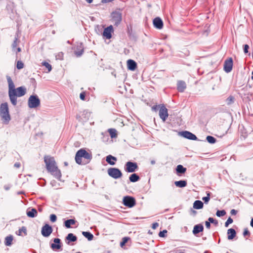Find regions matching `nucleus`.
<instances>
[{
  "label": "nucleus",
  "instance_id": "nucleus-1",
  "mask_svg": "<svg viewBox=\"0 0 253 253\" xmlns=\"http://www.w3.org/2000/svg\"><path fill=\"white\" fill-rule=\"evenodd\" d=\"M8 86V96L11 104L15 106L17 104V97L24 96L26 93V89L24 86L15 88V85L11 77L6 76Z\"/></svg>",
  "mask_w": 253,
  "mask_h": 253
},
{
  "label": "nucleus",
  "instance_id": "nucleus-2",
  "mask_svg": "<svg viewBox=\"0 0 253 253\" xmlns=\"http://www.w3.org/2000/svg\"><path fill=\"white\" fill-rule=\"evenodd\" d=\"M44 161L47 170L55 178L59 180H61V172L56 165L54 158L50 156H45Z\"/></svg>",
  "mask_w": 253,
  "mask_h": 253
},
{
  "label": "nucleus",
  "instance_id": "nucleus-3",
  "mask_svg": "<svg viewBox=\"0 0 253 253\" xmlns=\"http://www.w3.org/2000/svg\"><path fill=\"white\" fill-rule=\"evenodd\" d=\"M92 155L84 149L78 150L75 156L76 163L79 165H85L89 163Z\"/></svg>",
  "mask_w": 253,
  "mask_h": 253
},
{
  "label": "nucleus",
  "instance_id": "nucleus-4",
  "mask_svg": "<svg viewBox=\"0 0 253 253\" xmlns=\"http://www.w3.org/2000/svg\"><path fill=\"white\" fill-rule=\"evenodd\" d=\"M0 116L4 124H8L11 120L8 103H2L0 105Z\"/></svg>",
  "mask_w": 253,
  "mask_h": 253
},
{
  "label": "nucleus",
  "instance_id": "nucleus-5",
  "mask_svg": "<svg viewBox=\"0 0 253 253\" xmlns=\"http://www.w3.org/2000/svg\"><path fill=\"white\" fill-rule=\"evenodd\" d=\"M28 107L30 108H35L40 105V100L36 95H31L28 101Z\"/></svg>",
  "mask_w": 253,
  "mask_h": 253
},
{
  "label": "nucleus",
  "instance_id": "nucleus-6",
  "mask_svg": "<svg viewBox=\"0 0 253 253\" xmlns=\"http://www.w3.org/2000/svg\"><path fill=\"white\" fill-rule=\"evenodd\" d=\"M107 171L108 175L114 179H118L123 175L122 172L118 168H111L108 169Z\"/></svg>",
  "mask_w": 253,
  "mask_h": 253
},
{
  "label": "nucleus",
  "instance_id": "nucleus-7",
  "mask_svg": "<svg viewBox=\"0 0 253 253\" xmlns=\"http://www.w3.org/2000/svg\"><path fill=\"white\" fill-rule=\"evenodd\" d=\"M112 21L115 26H118L122 20V13L119 11H114L111 13Z\"/></svg>",
  "mask_w": 253,
  "mask_h": 253
},
{
  "label": "nucleus",
  "instance_id": "nucleus-8",
  "mask_svg": "<svg viewBox=\"0 0 253 253\" xmlns=\"http://www.w3.org/2000/svg\"><path fill=\"white\" fill-rule=\"evenodd\" d=\"M123 203L124 205L128 208H132L136 204L135 199L131 196H126L124 197Z\"/></svg>",
  "mask_w": 253,
  "mask_h": 253
},
{
  "label": "nucleus",
  "instance_id": "nucleus-9",
  "mask_svg": "<svg viewBox=\"0 0 253 253\" xmlns=\"http://www.w3.org/2000/svg\"><path fill=\"white\" fill-rule=\"evenodd\" d=\"M53 231L52 227L48 224L43 225L41 230L42 235L44 237H49Z\"/></svg>",
  "mask_w": 253,
  "mask_h": 253
},
{
  "label": "nucleus",
  "instance_id": "nucleus-10",
  "mask_svg": "<svg viewBox=\"0 0 253 253\" xmlns=\"http://www.w3.org/2000/svg\"><path fill=\"white\" fill-rule=\"evenodd\" d=\"M137 168L138 166L135 162L129 161L126 162L125 165V170L127 172H133Z\"/></svg>",
  "mask_w": 253,
  "mask_h": 253
},
{
  "label": "nucleus",
  "instance_id": "nucleus-11",
  "mask_svg": "<svg viewBox=\"0 0 253 253\" xmlns=\"http://www.w3.org/2000/svg\"><path fill=\"white\" fill-rule=\"evenodd\" d=\"M233 68V60L232 58H229L225 60L224 63V71L228 73L230 72Z\"/></svg>",
  "mask_w": 253,
  "mask_h": 253
},
{
  "label": "nucleus",
  "instance_id": "nucleus-12",
  "mask_svg": "<svg viewBox=\"0 0 253 253\" xmlns=\"http://www.w3.org/2000/svg\"><path fill=\"white\" fill-rule=\"evenodd\" d=\"M180 134L183 137L190 140H196L198 139L195 134L188 131H182Z\"/></svg>",
  "mask_w": 253,
  "mask_h": 253
},
{
  "label": "nucleus",
  "instance_id": "nucleus-13",
  "mask_svg": "<svg viewBox=\"0 0 253 253\" xmlns=\"http://www.w3.org/2000/svg\"><path fill=\"white\" fill-rule=\"evenodd\" d=\"M159 116L160 118L165 122L168 118L169 114L168 109L164 106H162L159 110Z\"/></svg>",
  "mask_w": 253,
  "mask_h": 253
},
{
  "label": "nucleus",
  "instance_id": "nucleus-14",
  "mask_svg": "<svg viewBox=\"0 0 253 253\" xmlns=\"http://www.w3.org/2000/svg\"><path fill=\"white\" fill-rule=\"evenodd\" d=\"M113 32V28L112 25L105 28L103 31V36L107 39H109L112 37V32Z\"/></svg>",
  "mask_w": 253,
  "mask_h": 253
},
{
  "label": "nucleus",
  "instance_id": "nucleus-15",
  "mask_svg": "<svg viewBox=\"0 0 253 253\" xmlns=\"http://www.w3.org/2000/svg\"><path fill=\"white\" fill-rule=\"evenodd\" d=\"M54 243H52L50 245L51 248L53 250H59L61 247V240L59 238H55L53 240Z\"/></svg>",
  "mask_w": 253,
  "mask_h": 253
},
{
  "label": "nucleus",
  "instance_id": "nucleus-16",
  "mask_svg": "<svg viewBox=\"0 0 253 253\" xmlns=\"http://www.w3.org/2000/svg\"><path fill=\"white\" fill-rule=\"evenodd\" d=\"M154 27L158 29H161L163 27V22L160 17H156L153 20Z\"/></svg>",
  "mask_w": 253,
  "mask_h": 253
},
{
  "label": "nucleus",
  "instance_id": "nucleus-17",
  "mask_svg": "<svg viewBox=\"0 0 253 253\" xmlns=\"http://www.w3.org/2000/svg\"><path fill=\"white\" fill-rule=\"evenodd\" d=\"M77 240L76 236L73 233H69L65 239V242L67 244L69 245L71 242H75Z\"/></svg>",
  "mask_w": 253,
  "mask_h": 253
},
{
  "label": "nucleus",
  "instance_id": "nucleus-18",
  "mask_svg": "<svg viewBox=\"0 0 253 253\" xmlns=\"http://www.w3.org/2000/svg\"><path fill=\"white\" fill-rule=\"evenodd\" d=\"M186 88V84L185 82L183 81H179L177 84V88L178 91L183 92Z\"/></svg>",
  "mask_w": 253,
  "mask_h": 253
},
{
  "label": "nucleus",
  "instance_id": "nucleus-19",
  "mask_svg": "<svg viewBox=\"0 0 253 253\" xmlns=\"http://www.w3.org/2000/svg\"><path fill=\"white\" fill-rule=\"evenodd\" d=\"M83 45L82 43L77 46L76 50L74 51L77 57H80L84 53Z\"/></svg>",
  "mask_w": 253,
  "mask_h": 253
},
{
  "label": "nucleus",
  "instance_id": "nucleus-20",
  "mask_svg": "<svg viewBox=\"0 0 253 253\" xmlns=\"http://www.w3.org/2000/svg\"><path fill=\"white\" fill-rule=\"evenodd\" d=\"M106 162L110 165H115L116 162L117 161L116 157L112 156L111 155H108L106 158Z\"/></svg>",
  "mask_w": 253,
  "mask_h": 253
},
{
  "label": "nucleus",
  "instance_id": "nucleus-21",
  "mask_svg": "<svg viewBox=\"0 0 253 253\" xmlns=\"http://www.w3.org/2000/svg\"><path fill=\"white\" fill-rule=\"evenodd\" d=\"M127 64L128 69L131 71H134L137 67L136 63L131 59L127 60Z\"/></svg>",
  "mask_w": 253,
  "mask_h": 253
},
{
  "label": "nucleus",
  "instance_id": "nucleus-22",
  "mask_svg": "<svg viewBox=\"0 0 253 253\" xmlns=\"http://www.w3.org/2000/svg\"><path fill=\"white\" fill-rule=\"evenodd\" d=\"M204 230V227L201 224L195 225L194 226L193 230V233L194 235H196L201 232H202Z\"/></svg>",
  "mask_w": 253,
  "mask_h": 253
},
{
  "label": "nucleus",
  "instance_id": "nucleus-23",
  "mask_svg": "<svg viewBox=\"0 0 253 253\" xmlns=\"http://www.w3.org/2000/svg\"><path fill=\"white\" fill-rule=\"evenodd\" d=\"M228 239L232 240L236 235V232L235 229L230 228L227 230Z\"/></svg>",
  "mask_w": 253,
  "mask_h": 253
},
{
  "label": "nucleus",
  "instance_id": "nucleus-24",
  "mask_svg": "<svg viewBox=\"0 0 253 253\" xmlns=\"http://www.w3.org/2000/svg\"><path fill=\"white\" fill-rule=\"evenodd\" d=\"M186 171V169L181 165H178L176 168V172L178 175L184 173Z\"/></svg>",
  "mask_w": 253,
  "mask_h": 253
},
{
  "label": "nucleus",
  "instance_id": "nucleus-25",
  "mask_svg": "<svg viewBox=\"0 0 253 253\" xmlns=\"http://www.w3.org/2000/svg\"><path fill=\"white\" fill-rule=\"evenodd\" d=\"M204 204L203 202L200 200H196L193 204V207L195 209L200 210L203 208Z\"/></svg>",
  "mask_w": 253,
  "mask_h": 253
},
{
  "label": "nucleus",
  "instance_id": "nucleus-26",
  "mask_svg": "<svg viewBox=\"0 0 253 253\" xmlns=\"http://www.w3.org/2000/svg\"><path fill=\"white\" fill-rule=\"evenodd\" d=\"M37 214L38 212L35 209L33 208L30 210H27V215L28 217L33 218L37 216Z\"/></svg>",
  "mask_w": 253,
  "mask_h": 253
},
{
  "label": "nucleus",
  "instance_id": "nucleus-27",
  "mask_svg": "<svg viewBox=\"0 0 253 253\" xmlns=\"http://www.w3.org/2000/svg\"><path fill=\"white\" fill-rule=\"evenodd\" d=\"M129 179L131 182H135L138 181L140 179V177L136 173L131 174L129 177Z\"/></svg>",
  "mask_w": 253,
  "mask_h": 253
},
{
  "label": "nucleus",
  "instance_id": "nucleus-28",
  "mask_svg": "<svg viewBox=\"0 0 253 253\" xmlns=\"http://www.w3.org/2000/svg\"><path fill=\"white\" fill-rule=\"evenodd\" d=\"M174 184L176 187L183 188L187 185V182L185 180H179L175 181Z\"/></svg>",
  "mask_w": 253,
  "mask_h": 253
},
{
  "label": "nucleus",
  "instance_id": "nucleus-29",
  "mask_svg": "<svg viewBox=\"0 0 253 253\" xmlns=\"http://www.w3.org/2000/svg\"><path fill=\"white\" fill-rule=\"evenodd\" d=\"M76 223V221L73 219H67L64 222L65 226L67 228H70L71 225H74Z\"/></svg>",
  "mask_w": 253,
  "mask_h": 253
},
{
  "label": "nucleus",
  "instance_id": "nucleus-30",
  "mask_svg": "<svg viewBox=\"0 0 253 253\" xmlns=\"http://www.w3.org/2000/svg\"><path fill=\"white\" fill-rule=\"evenodd\" d=\"M12 240H13L12 236H11V235L8 236L6 237L5 238L4 244L7 246H10L12 244Z\"/></svg>",
  "mask_w": 253,
  "mask_h": 253
},
{
  "label": "nucleus",
  "instance_id": "nucleus-31",
  "mask_svg": "<svg viewBox=\"0 0 253 253\" xmlns=\"http://www.w3.org/2000/svg\"><path fill=\"white\" fill-rule=\"evenodd\" d=\"M83 235L89 241H91L93 238V235L89 232L84 231L82 233Z\"/></svg>",
  "mask_w": 253,
  "mask_h": 253
},
{
  "label": "nucleus",
  "instance_id": "nucleus-32",
  "mask_svg": "<svg viewBox=\"0 0 253 253\" xmlns=\"http://www.w3.org/2000/svg\"><path fill=\"white\" fill-rule=\"evenodd\" d=\"M24 234V235H27V229L26 227L22 226L21 228H20L17 233V234L19 236H22V233Z\"/></svg>",
  "mask_w": 253,
  "mask_h": 253
},
{
  "label": "nucleus",
  "instance_id": "nucleus-33",
  "mask_svg": "<svg viewBox=\"0 0 253 253\" xmlns=\"http://www.w3.org/2000/svg\"><path fill=\"white\" fill-rule=\"evenodd\" d=\"M18 35H16L15 37L14 40L12 44V50H15V48L17 47L18 43L19 42Z\"/></svg>",
  "mask_w": 253,
  "mask_h": 253
},
{
  "label": "nucleus",
  "instance_id": "nucleus-34",
  "mask_svg": "<svg viewBox=\"0 0 253 253\" xmlns=\"http://www.w3.org/2000/svg\"><path fill=\"white\" fill-rule=\"evenodd\" d=\"M110 135L112 138L117 137L116 130L114 128H110L108 130Z\"/></svg>",
  "mask_w": 253,
  "mask_h": 253
},
{
  "label": "nucleus",
  "instance_id": "nucleus-35",
  "mask_svg": "<svg viewBox=\"0 0 253 253\" xmlns=\"http://www.w3.org/2000/svg\"><path fill=\"white\" fill-rule=\"evenodd\" d=\"M234 97L230 95L226 99V102L228 105H230L234 102Z\"/></svg>",
  "mask_w": 253,
  "mask_h": 253
},
{
  "label": "nucleus",
  "instance_id": "nucleus-36",
  "mask_svg": "<svg viewBox=\"0 0 253 253\" xmlns=\"http://www.w3.org/2000/svg\"><path fill=\"white\" fill-rule=\"evenodd\" d=\"M206 140H207V141L211 143V144H214L216 142V139L212 136H210V135H209L207 137H206Z\"/></svg>",
  "mask_w": 253,
  "mask_h": 253
},
{
  "label": "nucleus",
  "instance_id": "nucleus-37",
  "mask_svg": "<svg viewBox=\"0 0 253 253\" xmlns=\"http://www.w3.org/2000/svg\"><path fill=\"white\" fill-rule=\"evenodd\" d=\"M130 239V238L129 237H124L123 239H122V242L120 243V246L122 248H124V246L125 245V244L128 242V240H129Z\"/></svg>",
  "mask_w": 253,
  "mask_h": 253
},
{
  "label": "nucleus",
  "instance_id": "nucleus-38",
  "mask_svg": "<svg viewBox=\"0 0 253 253\" xmlns=\"http://www.w3.org/2000/svg\"><path fill=\"white\" fill-rule=\"evenodd\" d=\"M42 64L43 66H45L48 70V72H50L52 69V67L50 64H49L48 63L44 61L42 62Z\"/></svg>",
  "mask_w": 253,
  "mask_h": 253
},
{
  "label": "nucleus",
  "instance_id": "nucleus-39",
  "mask_svg": "<svg viewBox=\"0 0 253 253\" xmlns=\"http://www.w3.org/2000/svg\"><path fill=\"white\" fill-rule=\"evenodd\" d=\"M225 214H226V211L224 210H221V211L218 210L216 213V215L218 217L223 216L224 215H225Z\"/></svg>",
  "mask_w": 253,
  "mask_h": 253
},
{
  "label": "nucleus",
  "instance_id": "nucleus-40",
  "mask_svg": "<svg viewBox=\"0 0 253 253\" xmlns=\"http://www.w3.org/2000/svg\"><path fill=\"white\" fill-rule=\"evenodd\" d=\"M202 200L204 201L205 203L208 204L210 200V193L209 192H207V196L203 197Z\"/></svg>",
  "mask_w": 253,
  "mask_h": 253
},
{
  "label": "nucleus",
  "instance_id": "nucleus-41",
  "mask_svg": "<svg viewBox=\"0 0 253 253\" xmlns=\"http://www.w3.org/2000/svg\"><path fill=\"white\" fill-rule=\"evenodd\" d=\"M16 67L18 69H22L24 67V63L21 61H18Z\"/></svg>",
  "mask_w": 253,
  "mask_h": 253
},
{
  "label": "nucleus",
  "instance_id": "nucleus-42",
  "mask_svg": "<svg viewBox=\"0 0 253 253\" xmlns=\"http://www.w3.org/2000/svg\"><path fill=\"white\" fill-rule=\"evenodd\" d=\"M63 55L64 54L63 52H59L56 55V59L57 60H63Z\"/></svg>",
  "mask_w": 253,
  "mask_h": 253
},
{
  "label": "nucleus",
  "instance_id": "nucleus-43",
  "mask_svg": "<svg viewBox=\"0 0 253 253\" xmlns=\"http://www.w3.org/2000/svg\"><path fill=\"white\" fill-rule=\"evenodd\" d=\"M50 184L52 187H55L56 188L59 186V184L55 180H52L50 182Z\"/></svg>",
  "mask_w": 253,
  "mask_h": 253
},
{
  "label": "nucleus",
  "instance_id": "nucleus-44",
  "mask_svg": "<svg viewBox=\"0 0 253 253\" xmlns=\"http://www.w3.org/2000/svg\"><path fill=\"white\" fill-rule=\"evenodd\" d=\"M233 219L230 217H229L225 223V226L227 227L230 224L233 222Z\"/></svg>",
  "mask_w": 253,
  "mask_h": 253
},
{
  "label": "nucleus",
  "instance_id": "nucleus-45",
  "mask_svg": "<svg viewBox=\"0 0 253 253\" xmlns=\"http://www.w3.org/2000/svg\"><path fill=\"white\" fill-rule=\"evenodd\" d=\"M50 220L51 222H54L57 220V216L54 214H52L50 215Z\"/></svg>",
  "mask_w": 253,
  "mask_h": 253
},
{
  "label": "nucleus",
  "instance_id": "nucleus-46",
  "mask_svg": "<svg viewBox=\"0 0 253 253\" xmlns=\"http://www.w3.org/2000/svg\"><path fill=\"white\" fill-rule=\"evenodd\" d=\"M208 220L210 222V223H213L215 225L218 224V221L214 219L212 217H209Z\"/></svg>",
  "mask_w": 253,
  "mask_h": 253
},
{
  "label": "nucleus",
  "instance_id": "nucleus-47",
  "mask_svg": "<svg viewBox=\"0 0 253 253\" xmlns=\"http://www.w3.org/2000/svg\"><path fill=\"white\" fill-rule=\"evenodd\" d=\"M167 233V231L166 230H164L162 231H160L159 235L160 237H164L165 236V234Z\"/></svg>",
  "mask_w": 253,
  "mask_h": 253
},
{
  "label": "nucleus",
  "instance_id": "nucleus-48",
  "mask_svg": "<svg viewBox=\"0 0 253 253\" xmlns=\"http://www.w3.org/2000/svg\"><path fill=\"white\" fill-rule=\"evenodd\" d=\"M250 233L249 232V231L248 230V228H246L244 229V231L243 232V236L244 237L246 236H250Z\"/></svg>",
  "mask_w": 253,
  "mask_h": 253
},
{
  "label": "nucleus",
  "instance_id": "nucleus-49",
  "mask_svg": "<svg viewBox=\"0 0 253 253\" xmlns=\"http://www.w3.org/2000/svg\"><path fill=\"white\" fill-rule=\"evenodd\" d=\"M249 48V46L248 44H245L244 45V52L245 53L247 54L249 52L248 49Z\"/></svg>",
  "mask_w": 253,
  "mask_h": 253
},
{
  "label": "nucleus",
  "instance_id": "nucleus-50",
  "mask_svg": "<svg viewBox=\"0 0 253 253\" xmlns=\"http://www.w3.org/2000/svg\"><path fill=\"white\" fill-rule=\"evenodd\" d=\"M85 94L84 92H83L82 93H80V98L81 100H85Z\"/></svg>",
  "mask_w": 253,
  "mask_h": 253
},
{
  "label": "nucleus",
  "instance_id": "nucleus-51",
  "mask_svg": "<svg viewBox=\"0 0 253 253\" xmlns=\"http://www.w3.org/2000/svg\"><path fill=\"white\" fill-rule=\"evenodd\" d=\"M11 187V184H7V185H5L4 186V189L6 191L9 190Z\"/></svg>",
  "mask_w": 253,
  "mask_h": 253
},
{
  "label": "nucleus",
  "instance_id": "nucleus-52",
  "mask_svg": "<svg viewBox=\"0 0 253 253\" xmlns=\"http://www.w3.org/2000/svg\"><path fill=\"white\" fill-rule=\"evenodd\" d=\"M158 226H159V223H157V222H155V223H153L152 226V228L153 229H156Z\"/></svg>",
  "mask_w": 253,
  "mask_h": 253
},
{
  "label": "nucleus",
  "instance_id": "nucleus-53",
  "mask_svg": "<svg viewBox=\"0 0 253 253\" xmlns=\"http://www.w3.org/2000/svg\"><path fill=\"white\" fill-rule=\"evenodd\" d=\"M205 225H206V227L207 228H208V229L210 228V227H211V223H210V222L209 221H206L205 222Z\"/></svg>",
  "mask_w": 253,
  "mask_h": 253
},
{
  "label": "nucleus",
  "instance_id": "nucleus-54",
  "mask_svg": "<svg viewBox=\"0 0 253 253\" xmlns=\"http://www.w3.org/2000/svg\"><path fill=\"white\" fill-rule=\"evenodd\" d=\"M230 213L232 215H236L237 213V211L234 209H232L231 211H230Z\"/></svg>",
  "mask_w": 253,
  "mask_h": 253
},
{
  "label": "nucleus",
  "instance_id": "nucleus-55",
  "mask_svg": "<svg viewBox=\"0 0 253 253\" xmlns=\"http://www.w3.org/2000/svg\"><path fill=\"white\" fill-rule=\"evenodd\" d=\"M14 167L17 168H19L21 165H20V163H18V162H17L16 163L14 164Z\"/></svg>",
  "mask_w": 253,
  "mask_h": 253
},
{
  "label": "nucleus",
  "instance_id": "nucleus-56",
  "mask_svg": "<svg viewBox=\"0 0 253 253\" xmlns=\"http://www.w3.org/2000/svg\"><path fill=\"white\" fill-rule=\"evenodd\" d=\"M14 51H16V52H19L21 51V48L20 47H16V48H15V50H13Z\"/></svg>",
  "mask_w": 253,
  "mask_h": 253
},
{
  "label": "nucleus",
  "instance_id": "nucleus-57",
  "mask_svg": "<svg viewBox=\"0 0 253 253\" xmlns=\"http://www.w3.org/2000/svg\"><path fill=\"white\" fill-rule=\"evenodd\" d=\"M152 110H154V111H157V109H158V106L157 105H155V106H153L152 108Z\"/></svg>",
  "mask_w": 253,
  "mask_h": 253
},
{
  "label": "nucleus",
  "instance_id": "nucleus-58",
  "mask_svg": "<svg viewBox=\"0 0 253 253\" xmlns=\"http://www.w3.org/2000/svg\"><path fill=\"white\" fill-rule=\"evenodd\" d=\"M150 163H151V165H153L155 164L156 162H155V161L154 160H152L151 161Z\"/></svg>",
  "mask_w": 253,
  "mask_h": 253
},
{
  "label": "nucleus",
  "instance_id": "nucleus-59",
  "mask_svg": "<svg viewBox=\"0 0 253 253\" xmlns=\"http://www.w3.org/2000/svg\"><path fill=\"white\" fill-rule=\"evenodd\" d=\"M251 226L253 227V218L251 219Z\"/></svg>",
  "mask_w": 253,
  "mask_h": 253
},
{
  "label": "nucleus",
  "instance_id": "nucleus-60",
  "mask_svg": "<svg viewBox=\"0 0 253 253\" xmlns=\"http://www.w3.org/2000/svg\"><path fill=\"white\" fill-rule=\"evenodd\" d=\"M87 2L90 3L93 1V0H85Z\"/></svg>",
  "mask_w": 253,
  "mask_h": 253
},
{
  "label": "nucleus",
  "instance_id": "nucleus-61",
  "mask_svg": "<svg viewBox=\"0 0 253 253\" xmlns=\"http://www.w3.org/2000/svg\"><path fill=\"white\" fill-rule=\"evenodd\" d=\"M251 79L252 80H253V71L252 72V77H251Z\"/></svg>",
  "mask_w": 253,
  "mask_h": 253
},
{
  "label": "nucleus",
  "instance_id": "nucleus-62",
  "mask_svg": "<svg viewBox=\"0 0 253 253\" xmlns=\"http://www.w3.org/2000/svg\"><path fill=\"white\" fill-rule=\"evenodd\" d=\"M23 192H22V191H21V192H18V194H23Z\"/></svg>",
  "mask_w": 253,
  "mask_h": 253
},
{
  "label": "nucleus",
  "instance_id": "nucleus-63",
  "mask_svg": "<svg viewBox=\"0 0 253 253\" xmlns=\"http://www.w3.org/2000/svg\"><path fill=\"white\" fill-rule=\"evenodd\" d=\"M65 165H67V163H65Z\"/></svg>",
  "mask_w": 253,
  "mask_h": 253
},
{
  "label": "nucleus",
  "instance_id": "nucleus-64",
  "mask_svg": "<svg viewBox=\"0 0 253 253\" xmlns=\"http://www.w3.org/2000/svg\"><path fill=\"white\" fill-rule=\"evenodd\" d=\"M179 253H183V252H180Z\"/></svg>",
  "mask_w": 253,
  "mask_h": 253
}]
</instances>
